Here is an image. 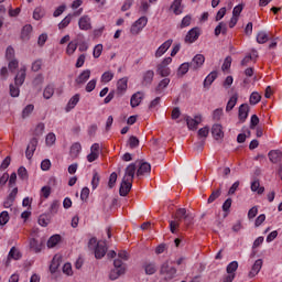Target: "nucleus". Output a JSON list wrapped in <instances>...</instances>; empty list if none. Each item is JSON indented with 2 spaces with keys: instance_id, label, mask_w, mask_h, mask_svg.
<instances>
[{
  "instance_id": "obj_16",
  "label": "nucleus",
  "mask_w": 282,
  "mask_h": 282,
  "mask_svg": "<svg viewBox=\"0 0 282 282\" xmlns=\"http://www.w3.org/2000/svg\"><path fill=\"white\" fill-rule=\"evenodd\" d=\"M173 45V40L165 41L155 52V58H161V56H164L166 52H169V48Z\"/></svg>"
},
{
  "instance_id": "obj_25",
  "label": "nucleus",
  "mask_w": 282,
  "mask_h": 282,
  "mask_svg": "<svg viewBox=\"0 0 282 282\" xmlns=\"http://www.w3.org/2000/svg\"><path fill=\"white\" fill-rule=\"evenodd\" d=\"M144 98V94L138 91L132 95L130 99V105L132 108L139 107L140 102H142V99Z\"/></svg>"
},
{
  "instance_id": "obj_34",
  "label": "nucleus",
  "mask_w": 282,
  "mask_h": 282,
  "mask_svg": "<svg viewBox=\"0 0 282 282\" xmlns=\"http://www.w3.org/2000/svg\"><path fill=\"white\" fill-rule=\"evenodd\" d=\"M52 96H54V85L50 84L44 88L43 98H45V100H50Z\"/></svg>"
},
{
  "instance_id": "obj_48",
  "label": "nucleus",
  "mask_w": 282,
  "mask_h": 282,
  "mask_svg": "<svg viewBox=\"0 0 282 282\" xmlns=\"http://www.w3.org/2000/svg\"><path fill=\"white\" fill-rule=\"evenodd\" d=\"M128 144L130 149H138V147H140V140L138 139V137L131 135L128 140Z\"/></svg>"
},
{
  "instance_id": "obj_45",
  "label": "nucleus",
  "mask_w": 282,
  "mask_h": 282,
  "mask_svg": "<svg viewBox=\"0 0 282 282\" xmlns=\"http://www.w3.org/2000/svg\"><path fill=\"white\" fill-rule=\"evenodd\" d=\"M21 86L15 85H10V96H12V98H19V95L21 94Z\"/></svg>"
},
{
  "instance_id": "obj_1",
  "label": "nucleus",
  "mask_w": 282,
  "mask_h": 282,
  "mask_svg": "<svg viewBox=\"0 0 282 282\" xmlns=\"http://www.w3.org/2000/svg\"><path fill=\"white\" fill-rule=\"evenodd\" d=\"M89 250H94L97 259H102L107 254V242L99 241L96 238H90L88 242Z\"/></svg>"
},
{
  "instance_id": "obj_55",
  "label": "nucleus",
  "mask_w": 282,
  "mask_h": 282,
  "mask_svg": "<svg viewBox=\"0 0 282 282\" xmlns=\"http://www.w3.org/2000/svg\"><path fill=\"white\" fill-rule=\"evenodd\" d=\"M14 47L12 46H8L7 50H6V58L7 61H14Z\"/></svg>"
},
{
  "instance_id": "obj_28",
  "label": "nucleus",
  "mask_w": 282,
  "mask_h": 282,
  "mask_svg": "<svg viewBox=\"0 0 282 282\" xmlns=\"http://www.w3.org/2000/svg\"><path fill=\"white\" fill-rule=\"evenodd\" d=\"M154 76L155 73L153 70H147L145 73H143L142 85H151V83H153Z\"/></svg>"
},
{
  "instance_id": "obj_11",
  "label": "nucleus",
  "mask_w": 282,
  "mask_h": 282,
  "mask_svg": "<svg viewBox=\"0 0 282 282\" xmlns=\"http://www.w3.org/2000/svg\"><path fill=\"white\" fill-rule=\"evenodd\" d=\"M39 144V138L33 137L26 148L25 155L28 160H32V156L34 155V152L36 151V147Z\"/></svg>"
},
{
  "instance_id": "obj_3",
  "label": "nucleus",
  "mask_w": 282,
  "mask_h": 282,
  "mask_svg": "<svg viewBox=\"0 0 282 282\" xmlns=\"http://www.w3.org/2000/svg\"><path fill=\"white\" fill-rule=\"evenodd\" d=\"M147 23H149V18L148 17H141L139 18L130 28V33L133 36H138V34H140V32H142L144 30V28H147Z\"/></svg>"
},
{
  "instance_id": "obj_15",
  "label": "nucleus",
  "mask_w": 282,
  "mask_h": 282,
  "mask_svg": "<svg viewBox=\"0 0 282 282\" xmlns=\"http://www.w3.org/2000/svg\"><path fill=\"white\" fill-rule=\"evenodd\" d=\"M248 113H250V106L248 104H242L238 110V118L240 122H246L248 120Z\"/></svg>"
},
{
  "instance_id": "obj_47",
  "label": "nucleus",
  "mask_w": 282,
  "mask_h": 282,
  "mask_svg": "<svg viewBox=\"0 0 282 282\" xmlns=\"http://www.w3.org/2000/svg\"><path fill=\"white\" fill-rule=\"evenodd\" d=\"M72 23V15H66L59 23H58V30H65L67 25Z\"/></svg>"
},
{
  "instance_id": "obj_62",
  "label": "nucleus",
  "mask_w": 282,
  "mask_h": 282,
  "mask_svg": "<svg viewBox=\"0 0 282 282\" xmlns=\"http://www.w3.org/2000/svg\"><path fill=\"white\" fill-rule=\"evenodd\" d=\"M63 273L67 276H72V274H74V271L72 270V263L67 262L63 265Z\"/></svg>"
},
{
  "instance_id": "obj_24",
  "label": "nucleus",
  "mask_w": 282,
  "mask_h": 282,
  "mask_svg": "<svg viewBox=\"0 0 282 282\" xmlns=\"http://www.w3.org/2000/svg\"><path fill=\"white\" fill-rule=\"evenodd\" d=\"M261 268H263V260L262 259L256 260V262L253 263V265L251 268L249 276H257V274H259V272H261Z\"/></svg>"
},
{
  "instance_id": "obj_43",
  "label": "nucleus",
  "mask_w": 282,
  "mask_h": 282,
  "mask_svg": "<svg viewBox=\"0 0 282 282\" xmlns=\"http://www.w3.org/2000/svg\"><path fill=\"white\" fill-rule=\"evenodd\" d=\"M99 184H100V174H98V172L95 171L91 180L93 191H96Z\"/></svg>"
},
{
  "instance_id": "obj_61",
  "label": "nucleus",
  "mask_w": 282,
  "mask_h": 282,
  "mask_svg": "<svg viewBox=\"0 0 282 282\" xmlns=\"http://www.w3.org/2000/svg\"><path fill=\"white\" fill-rule=\"evenodd\" d=\"M96 84H97V80L96 79H91L87 83L86 85V91L88 94H91V91H94L96 89Z\"/></svg>"
},
{
  "instance_id": "obj_53",
  "label": "nucleus",
  "mask_w": 282,
  "mask_h": 282,
  "mask_svg": "<svg viewBox=\"0 0 282 282\" xmlns=\"http://www.w3.org/2000/svg\"><path fill=\"white\" fill-rule=\"evenodd\" d=\"M8 221H10V214L4 210L0 214V226H6Z\"/></svg>"
},
{
  "instance_id": "obj_44",
  "label": "nucleus",
  "mask_w": 282,
  "mask_h": 282,
  "mask_svg": "<svg viewBox=\"0 0 282 282\" xmlns=\"http://www.w3.org/2000/svg\"><path fill=\"white\" fill-rule=\"evenodd\" d=\"M250 105H259L261 102V95L257 91L252 93L249 98Z\"/></svg>"
},
{
  "instance_id": "obj_23",
  "label": "nucleus",
  "mask_w": 282,
  "mask_h": 282,
  "mask_svg": "<svg viewBox=\"0 0 282 282\" xmlns=\"http://www.w3.org/2000/svg\"><path fill=\"white\" fill-rule=\"evenodd\" d=\"M128 83H129V79L127 77H123L117 82V93L119 94V96H122V94L127 91Z\"/></svg>"
},
{
  "instance_id": "obj_56",
  "label": "nucleus",
  "mask_w": 282,
  "mask_h": 282,
  "mask_svg": "<svg viewBox=\"0 0 282 282\" xmlns=\"http://www.w3.org/2000/svg\"><path fill=\"white\" fill-rule=\"evenodd\" d=\"M208 133H210V129L208 127H204L198 130L197 135L198 138L206 140V138H208Z\"/></svg>"
},
{
  "instance_id": "obj_49",
  "label": "nucleus",
  "mask_w": 282,
  "mask_h": 282,
  "mask_svg": "<svg viewBox=\"0 0 282 282\" xmlns=\"http://www.w3.org/2000/svg\"><path fill=\"white\" fill-rule=\"evenodd\" d=\"M113 80V73L111 70L105 72L101 75V83H111Z\"/></svg>"
},
{
  "instance_id": "obj_12",
  "label": "nucleus",
  "mask_w": 282,
  "mask_h": 282,
  "mask_svg": "<svg viewBox=\"0 0 282 282\" xmlns=\"http://www.w3.org/2000/svg\"><path fill=\"white\" fill-rule=\"evenodd\" d=\"M138 170V166L134 163H131L127 166L123 180L128 182H133V178L135 177V171Z\"/></svg>"
},
{
  "instance_id": "obj_21",
  "label": "nucleus",
  "mask_w": 282,
  "mask_h": 282,
  "mask_svg": "<svg viewBox=\"0 0 282 282\" xmlns=\"http://www.w3.org/2000/svg\"><path fill=\"white\" fill-rule=\"evenodd\" d=\"M212 135L216 140L224 139V128L221 127V124L216 123V124L213 126V128H212Z\"/></svg>"
},
{
  "instance_id": "obj_36",
  "label": "nucleus",
  "mask_w": 282,
  "mask_h": 282,
  "mask_svg": "<svg viewBox=\"0 0 282 282\" xmlns=\"http://www.w3.org/2000/svg\"><path fill=\"white\" fill-rule=\"evenodd\" d=\"M217 78V72H212L204 80V87H210Z\"/></svg>"
},
{
  "instance_id": "obj_30",
  "label": "nucleus",
  "mask_w": 282,
  "mask_h": 282,
  "mask_svg": "<svg viewBox=\"0 0 282 282\" xmlns=\"http://www.w3.org/2000/svg\"><path fill=\"white\" fill-rule=\"evenodd\" d=\"M78 50V42L77 41H70L66 47V54L67 56H74V53Z\"/></svg>"
},
{
  "instance_id": "obj_63",
  "label": "nucleus",
  "mask_w": 282,
  "mask_h": 282,
  "mask_svg": "<svg viewBox=\"0 0 282 282\" xmlns=\"http://www.w3.org/2000/svg\"><path fill=\"white\" fill-rule=\"evenodd\" d=\"M55 142H56V134H54L52 132L48 133L46 135V144H47V147H52Z\"/></svg>"
},
{
  "instance_id": "obj_20",
  "label": "nucleus",
  "mask_w": 282,
  "mask_h": 282,
  "mask_svg": "<svg viewBox=\"0 0 282 282\" xmlns=\"http://www.w3.org/2000/svg\"><path fill=\"white\" fill-rule=\"evenodd\" d=\"M78 102H80V94H75L73 97H70V99L68 100V102L65 107L66 113H69V111H72V109H75L76 105H78Z\"/></svg>"
},
{
  "instance_id": "obj_29",
  "label": "nucleus",
  "mask_w": 282,
  "mask_h": 282,
  "mask_svg": "<svg viewBox=\"0 0 282 282\" xmlns=\"http://www.w3.org/2000/svg\"><path fill=\"white\" fill-rule=\"evenodd\" d=\"M59 267H61V256H54L50 265V271L52 272V274H54V272H56Z\"/></svg>"
},
{
  "instance_id": "obj_57",
  "label": "nucleus",
  "mask_w": 282,
  "mask_h": 282,
  "mask_svg": "<svg viewBox=\"0 0 282 282\" xmlns=\"http://www.w3.org/2000/svg\"><path fill=\"white\" fill-rule=\"evenodd\" d=\"M101 55H102V44H97L94 47L93 56L94 58H100Z\"/></svg>"
},
{
  "instance_id": "obj_4",
  "label": "nucleus",
  "mask_w": 282,
  "mask_h": 282,
  "mask_svg": "<svg viewBox=\"0 0 282 282\" xmlns=\"http://www.w3.org/2000/svg\"><path fill=\"white\" fill-rule=\"evenodd\" d=\"M171 63H173V58L165 57L156 67L158 74L163 78H166V76H171V68L169 67Z\"/></svg>"
},
{
  "instance_id": "obj_37",
  "label": "nucleus",
  "mask_w": 282,
  "mask_h": 282,
  "mask_svg": "<svg viewBox=\"0 0 282 282\" xmlns=\"http://www.w3.org/2000/svg\"><path fill=\"white\" fill-rule=\"evenodd\" d=\"M270 36L265 33V31H260L257 34V43H259L260 45H263V43H268Z\"/></svg>"
},
{
  "instance_id": "obj_9",
  "label": "nucleus",
  "mask_w": 282,
  "mask_h": 282,
  "mask_svg": "<svg viewBox=\"0 0 282 282\" xmlns=\"http://www.w3.org/2000/svg\"><path fill=\"white\" fill-rule=\"evenodd\" d=\"M132 186H133V181H127L126 178H122V182L119 188V195H121V197H127Z\"/></svg>"
},
{
  "instance_id": "obj_35",
  "label": "nucleus",
  "mask_w": 282,
  "mask_h": 282,
  "mask_svg": "<svg viewBox=\"0 0 282 282\" xmlns=\"http://www.w3.org/2000/svg\"><path fill=\"white\" fill-rule=\"evenodd\" d=\"M30 248L34 252H41V250H43V245L39 243L37 239L33 238V239L30 240Z\"/></svg>"
},
{
  "instance_id": "obj_31",
  "label": "nucleus",
  "mask_w": 282,
  "mask_h": 282,
  "mask_svg": "<svg viewBox=\"0 0 282 282\" xmlns=\"http://www.w3.org/2000/svg\"><path fill=\"white\" fill-rule=\"evenodd\" d=\"M43 17H45V8H43V7L35 8L33 11V19L35 21H41V19H43Z\"/></svg>"
},
{
  "instance_id": "obj_58",
  "label": "nucleus",
  "mask_w": 282,
  "mask_h": 282,
  "mask_svg": "<svg viewBox=\"0 0 282 282\" xmlns=\"http://www.w3.org/2000/svg\"><path fill=\"white\" fill-rule=\"evenodd\" d=\"M220 195H221V189L214 191L208 197L207 203L213 204V202H215V199H218Z\"/></svg>"
},
{
  "instance_id": "obj_42",
  "label": "nucleus",
  "mask_w": 282,
  "mask_h": 282,
  "mask_svg": "<svg viewBox=\"0 0 282 282\" xmlns=\"http://www.w3.org/2000/svg\"><path fill=\"white\" fill-rule=\"evenodd\" d=\"M226 32H228L226 23L220 22L215 29V36H219V34H226Z\"/></svg>"
},
{
  "instance_id": "obj_7",
  "label": "nucleus",
  "mask_w": 282,
  "mask_h": 282,
  "mask_svg": "<svg viewBox=\"0 0 282 282\" xmlns=\"http://www.w3.org/2000/svg\"><path fill=\"white\" fill-rule=\"evenodd\" d=\"M185 121H186L188 129L191 131H195L197 129V126L202 124L203 117H202V115H196L194 118L186 116Z\"/></svg>"
},
{
  "instance_id": "obj_38",
  "label": "nucleus",
  "mask_w": 282,
  "mask_h": 282,
  "mask_svg": "<svg viewBox=\"0 0 282 282\" xmlns=\"http://www.w3.org/2000/svg\"><path fill=\"white\" fill-rule=\"evenodd\" d=\"M80 151H83V145H80V143H74L70 147V155L73 158H78V155L80 154Z\"/></svg>"
},
{
  "instance_id": "obj_17",
  "label": "nucleus",
  "mask_w": 282,
  "mask_h": 282,
  "mask_svg": "<svg viewBox=\"0 0 282 282\" xmlns=\"http://www.w3.org/2000/svg\"><path fill=\"white\" fill-rule=\"evenodd\" d=\"M89 78H91V70L85 69L76 77L75 83L76 85H85Z\"/></svg>"
},
{
  "instance_id": "obj_52",
  "label": "nucleus",
  "mask_w": 282,
  "mask_h": 282,
  "mask_svg": "<svg viewBox=\"0 0 282 282\" xmlns=\"http://www.w3.org/2000/svg\"><path fill=\"white\" fill-rule=\"evenodd\" d=\"M41 197H44V199H47L50 195H52V187L51 186H43L40 192Z\"/></svg>"
},
{
  "instance_id": "obj_26",
  "label": "nucleus",
  "mask_w": 282,
  "mask_h": 282,
  "mask_svg": "<svg viewBox=\"0 0 282 282\" xmlns=\"http://www.w3.org/2000/svg\"><path fill=\"white\" fill-rule=\"evenodd\" d=\"M269 160L273 164H278V162H281L282 160V152L279 150H272L269 152Z\"/></svg>"
},
{
  "instance_id": "obj_33",
  "label": "nucleus",
  "mask_w": 282,
  "mask_h": 282,
  "mask_svg": "<svg viewBox=\"0 0 282 282\" xmlns=\"http://www.w3.org/2000/svg\"><path fill=\"white\" fill-rule=\"evenodd\" d=\"M10 259H14V261H19V259H21V251H19V249H17L15 247H12L8 254V260L10 261Z\"/></svg>"
},
{
  "instance_id": "obj_59",
  "label": "nucleus",
  "mask_w": 282,
  "mask_h": 282,
  "mask_svg": "<svg viewBox=\"0 0 282 282\" xmlns=\"http://www.w3.org/2000/svg\"><path fill=\"white\" fill-rule=\"evenodd\" d=\"M34 111V105H28L22 111V118H28Z\"/></svg>"
},
{
  "instance_id": "obj_46",
  "label": "nucleus",
  "mask_w": 282,
  "mask_h": 282,
  "mask_svg": "<svg viewBox=\"0 0 282 282\" xmlns=\"http://www.w3.org/2000/svg\"><path fill=\"white\" fill-rule=\"evenodd\" d=\"M239 268V262L232 261L227 265V274H235Z\"/></svg>"
},
{
  "instance_id": "obj_32",
  "label": "nucleus",
  "mask_w": 282,
  "mask_h": 282,
  "mask_svg": "<svg viewBox=\"0 0 282 282\" xmlns=\"http://www.w3.org/2000/svg\"><path fill=\"white\" fill-rule=\"evenodd\" d=\"M237 100H239V96L237 94L231 96L227 102L226 111H232V109H235V107L237 105Z\"/></svg>"
},
{
  "instance_id": "obj_8",
  "label": "nucleus",
  "mask_w": 282,
  "mask_h": 282,
  "mask_svg": "<svg viewBox=\"0 0 282 282\" xmlns=\"http://www.w3.org/2000/svg\"><path fill=\"white\" fill-rule=\"evenodd\" d=\"M25 76H28V67L21 66L14 77V85L21 87L25 83Z\"/></svg>"
},
{
  "instance_id": "obj_10",
  "label": "nucleus",
  "mask_w": 282,
  "mask_h": 282,
  "mask_svg": "<svg viewBox=\"0 0 282 282\" xmlns=\"http://www.w3.org/2000/svg\"><path fill=\"white\" fill-rule=\"evenodd\" d=\"M206 62V57L202 54H196L192 62H191V68L195 70L199 69V67H202L204 65V63Z\"/></svg>"
},
{
  "instance_id": "obj_54",
  "label": "nucleus",
  "mask_w": 282,
  "mask_h": 282,
  "mask_svg": "<svg viewBox=\"0 0 282 282\" xmlns=\"http://www.w3.org/2000/svg\"><path fill=\"white\" fill-rule=\"evenodd\" d=\"M191 21H193V18L191 15H185L180 24L181 30H184V28H188V25H191Z\"/></svg>"
},
{
  "instance_id": "obj_60",
  "label": "nucleus",
  "mask_w": 282,
  "mask_h": 282,
  "mask_svg": "<svg viewBox=\"0 0 282 282\" xmlns=\"http://www.w3.org/2000/svg\"><path fill=\"white\" fill-rule=\"evenodd\" d=\"M39 224H40L43 228L47 227V226L50 225V218L47 217V215H41V216L39 217Z\"/></svg>"
},
{
  "instance_id": "obj_41",
  "label": "nucleus",
  "mask_w": 282,
  "mask_h": 282,
  "mask_svg": "<svg viewBox=\"0 0 282 282\" xmlns=\"http://www.w3.org/2000/svg\"><path fill=\"white\" fill-rule=\"evenodd\" d=\"M43 131H45V123H39L33 130V138H41Z\"/></svg>"
},
{
  "instance_id": "obj_13",
  "label": "nucleus",
  "mask_w": 282,
  "mask_h": 282,
  "mask_svg": "<svg viewBox=\"0 0 282 282\" xmlns=\"http://www.w3.org/2000/svg\"><path fill=\"white\" fill-rule=\"evenodd\" d=\"M199 28H193L191 29L186 36H185V43H195V41H197V39H199Z\"/></svg>"
},
{
  "instance_id": "obj_22",
  "label": "nucleus",
  "mask_w": 282,
  "mask_h": 282,
  "mask_svg": "<svg viewBox=\"0 0 282 282\" xmlns=\"http://www.w3.org/2000/svg\"><path fill=\"white\" fill-rule=\"evenodd\" d=\"M170 10L174 12L176 17H180L184 12V6H182V0H174L170 7Z\"/></svg>"
},
{
  "instance_id": "obj_19",
  "label": "nucleus",
  "mask_w": 282,
  "mask_h": 282,
  "mask_svg": "<svg viewBox=\"0 0 282 282\" xmlns=\"http://www.w3.org/2000/svg\"><path fill=\"white\" fill-rule=\"evenodd\" d=\"M79 30H84L87 32V30H91V18L89 15H83L78 21Z\"/></svg>"
},
{
  "instance_id": "obj_51",
  "label": "nucleus",
  "mask_w": 282,
  "mask_h": 282,
  "mask_svg": "<svg viewBox=\"0 0 282 282\" xmlns=\"http://www.w3.org/2000/svg\"><path fill=\"white\" fill-rule=\"evenodd\" d=\"M59 208H61V203L58 200H53L50 206V213L52 215H56Z\"/></svg>"
},
{
  "instance_id": "obj_64",
  "label": "nucleus",
  "mask_w": 282,
  "mask_h": 282,
  "mask_svg": "<svg viewBox=\"0 0 282 282\" xmlns=\"http://www.w3.org/2000/svg\"><path fill=\"white\" fill-rule=\"evenodd\" d=\"M221 116H224V109L217 108L216 110H214L213 112L214 120H221Z\"/></svg>"
},
{
  "instance_id": "obj_39",
  "label": "nucleus",
  "mask_w": 282,
  "mask_h": 282,
  "mask_svg": "<svg viewBox=\"0 0 282 282\" xmlns=\"http://www.w3.org/2000/svg\"><path fill=\"white\" fill-rule=\"evenodd\" d=\"M188 69H191L189 63H183L180 65L177 69V76H185V74H188Z\"/></svg>"
},
{
  "instance_id": "obj_40",
  "label": "nucleus",
  "mask_w": 282,
  "mask_h": 282,
  "mask_svg": "<svg viewBox=\"0 0 282 282\" xmlns=\"http://www.w3.org/2000/svg\"><path fill=\"white\" fill-rule=\"evenodd\" d=\"M61 241L59 235H54L47 240V248H55V246H58V242Z\"/></svg>"
},
{
  "instance_id": "obj_6",
  "label": "nucleus",
  "mask_w": 282,
  "mask_h": 282,
  "mask_svg": "<svg viewBox=\"0 0 282 282\" xmlns=\"http://www.w3.org/2000/svg\"><path fill=\"white\" fill-rule=\"evenodd\" d=\"M115 269L110 272V279L111 281H116L121 274H124L126 268L124 264H122V260L116 259L113 262Z\"/></svg>"
},
{
  "instance_id": "obj_50",
  "label": "nucleus",
  "mask_w": 282,
  "mask_h": 282,
  "mask_svg": "<svg viewBox=\"0 0 282 282\" xmlns=\"http://www.w3.org/2000/svg\"><path fill=\"white\" fill-rule=\"evenodd\" d=\"M145 274H155L158 272V268L155 267V263H147L144 265Z\"/></svg>"
},
{
  "instance_id": "obj_14",
  "label": "nucleus",
  "mask_w": 282,
  "mask_h": 282,
  "mask_svg": "<svg viewBox=\"0 0 282 282\" xmlns=\"http://www.w3.org/2000/svg\"><path fill=\"white\" fill-rule=\"evenodd\" d=\"M139 169L137 170V177H144L151 173V164L142 162L138 164Z\"/></svg>"
},
{
  "instance_id": "obj_18",
  "label": "nucleus",
  "mask_w": 282,
  "mask_h": 282,
  "mask_svg": "<svg viewBox=\"0 0 282 282\" xmlns=\"http://www.w3.org/2000/svg\"><path fill=\"white\" fill-rule=\"evenodd\" d=\"M259 57V53L257 51H252L250 55H247L241 61V67H248L251 63H257V58Z\"/></svg>"
},
{
  "instance_id": "obj_27",
  "label": "nucleus",
  "mask_w": 282,
  "mask_h": 282,
  "mask_svg": "<svg viewBox=\"0 0 282 282\" xmlns=\"http://www.w3.org/2000/svg\"><path fill=\"white\" fill-rule=\"evenodd\" d=\"M251 191L252 193H257L258 195H263V193H265V187L261 186V183H259V181H253L251 183Z\"/></svg>"
},
{
  "instance_id": "obj_2",
  "label": "nucleus",
  "mask_w": 282,
  "mask_h": 282,
  "mask_svg": "<svg viewBox=\"0 0 282 282\" xmlns=\"http://www.w3.org/2000/svg\"><path fill=\"white\" fill-rule=\"evenodd\" d=\"M175 219L182 221V219L185 221V225L193 226L195 221V214L186 210V208H178L175 214Z\"/></svg>"
},
{
  "instance_id": "obj_5",
  "label": "nucleus",
  "mask_w": 282,
  "mask_h": 282,
  "mask_svg": "<svg viewBox=\"0 0 282 282\" xmlns=\"http://www.w3.org/2000/svg\"><path fill=\"white\" fill-rule=\"evenodd\" d=\"M160 273L164 276L165 281H171L175 279L177 274V269L169 265V262H164L161 267Z\"/></svg>"
}]
</instances>
